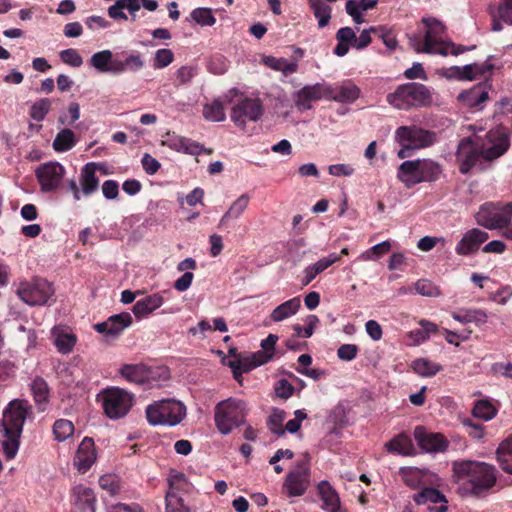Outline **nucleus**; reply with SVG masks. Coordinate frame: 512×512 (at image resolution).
Listing matches in <instances>:
<instances>
[{
  "label": "nucleus",
  "instance_id": "nucleus-7",
  "mask_svg": "<svg viewBox=\"0 0 512 512\" xmlns=\"http://www.w3.org/2000/svg\"><path fill=\"white\" fill-rule=\"evenodd\" d=\"M247 406L245 401L228 398L216 404L214 421L218 431L227 435L245 422Z\"/></svg>",
  "mask_w": 512,
  "mask_h": 512
},
{
  "label": "nucleus",
  "instance_id": "nucleus-44",
  "mask_svg": "<svg viewBox=\"0 0 512 512\" xmlns=\"http://www.w3.org/2000/svg\"><path fill=\"white\" fill-rule=\"evenodd\" d=\"M497 411V408L492 402L487 399H482L475 402L472 414L476 418L489 421L497 415Z\"/></svg>",
  "mask_w": 512,
  "mask_h": 512
},
{
  "label": "nucleus",
  "instance_id": "nucleus-16",
  "mask_svg": "<svg viewBox=\"0 0 512 512\" xmlns=\"http://www.w3.org/2000/svg\"><path fill=\"white\" fill-rule=\"evenodd\" d=\"M327 92V84L316 83L314 85H306L295 93V105L301 111L310 110L313 101H318L322 98L327 99Z\"/></svg>",
  "mask_w": 512,
  "mask_h": 512
},
{
  "label": "nucleus",
  "instance_id": "nucleus-41",
  "mask_svg": "<svg viewBox=\"0 0 512 512\" xmlns=\"http://www.w3.org/2000/svg\"><path fill=\"white\" fill-rule=\"evenodd\" d=\"M411 367L415 373L422 377H432L443 369L440 364L427 358L415 359L412 362Z\"/></svg>",
  "mask_w": 512,
  "mask_h": 512
},
{
  "label": "nucleus",
  "instance_id": "nucleus-52",
  "mask_svg": "<svg viewBox=\"0 0 512 512\" xmlns=\"http://www.w3.org/2000/svg\"><path fill=\"white\" fill-rule=\"evenodd\" d=\"M31 390L37 403H45L48 400L49 388L46 381L36 377L31 383Z\"/></svg>",
  "mask_w": 512,
  "mask_h": 512
},
{
  "label": "nucleus",
  "instance_id": "nucleus-30",
  "mask_svg": "<svg viewBox=\"0 0 512 512\" xmlns=\"http://www.w3.org/2000/svg\"><path fill=\"white\" fill-rule=\"evenodd\" d=\"M115 60L110 50H102L91 56L89 64L100 72L115 74Z\"/></svg>",
  "mask_w": 512,
  "mask_h": 512
},
{
  "label": "nucleus",
  "instance_id": "nucleus-55",
  "mask_svg": "<svg viewBox=\"0 0 512 512\" xmlns=\"http://www.w3.org/2000/svg\"><path fill=\"white\" fill-rule=\"evenodd\" d=\"M391 250V243L389 241H383L379 244L374 245L369 250L361 255L364 260H375L381 256L387 254Z\"/></svg>",
  "mask_w": 512,
  "mask_h": 512
},
{
  "label": "nucleus",
  "instance_id": "nucleus-37",
  "mask_svg": "<svg viewBox=\"0 0 512 512\" xmlns=\"http://www.w3.org/2000/svg\"><path fill=\"white\" fill-rule=\"evenodd\" d=\"M399 474L403 482L410 488L416 489L425 483V476L427 471L416 467H402Z\"/></svg>",
  "mask_w": 512,
  "mask_h": 512
},
{
  "label": "nucleus",
  "instance_id": "nucleus-18",
  "mask_svg": "<svg viewBox=\"0 0 512 512\" xmlns=\"http://www.w3.org/2000/svg\"><path fill=\"white\" fill-rule=\"evenodd\" d=\"M102 168L103 164L96 162H88L81 168L79 184L84 197H89L98 191L100 181L96 173Z\"/></svg>",
  "mask_w": 512,
  "mask_h": 512
},
{
  "label": "nucleus",
  "instance_id": "nucleus-61",
  "mask_svg": "<svg viewBox=\"0 0 512 512\" xmlns=\"http://www.w3.org/2000/svg\"><path fill=\"white\" fill-rule=\"evenodd\" d=\"M359 348L355 344H342L337 350V356L344 361H352L356 358Z\"/></svg>",
  "mask_w": 512,
  "mask_h": 512
},
{
  "label": "nucleus",
  "instance_id": "nucleus-27",
  "mask_svg": "<svg viewBox=\"0 0 512 512\" xmlns=\"http://www.w3.org/2000/svg\"><path fill=\"white\" fill-rule=\"evenodd\" d=\"M492 69V65L473 63L464 67L453 66L450 68L451 76H455L461 80H475L480 76H484Z\"/></svg>",
  "mask_w": 512,
  "mask_h": 512
},
{
  "label": "nucleus",
  "instance_id": "nucleus-48",
  "mask_svg": "<svg viewBox=\"0 0 512 512\" xmlns=\"http://www.w3.org/2000/svg\"><path fill=\"white\" fill-rule=\"evenodd\" d=\"M414 291L425 297H439L442 295L440 288L431 280L419 279L414 283Z\"/></svg>",
  "mask_w": 512,
  "mask_h": 512
},
{
  "label": "nucleus",
  "instance_id": "nucleus-23",
  "mask_svg": "<svg viewBox=\"0 0 512 512\" xmlns=\"http://www.w3.org/2000/svg\"><path fill=\"white\" fill-rule=\"evenodd\" d=\"M488 89L485 84H477L469 90H465L461 92L458 96V100L463 103V105L481 110L483 108V104L488 100Z\"/></svg>",
  "mask_w": 512,
  "mask_h": 512
},
{
  "label": "nucleus",
  "instance_id": "nucleus-62",
  "mask_svg": "<svg viewBox=\"0 0 512 512\" xmlns=\"http://www.w3.org/2000/svg\"><path fill=\"white\" fill-rule=\"evenodd\" d=\"M187 143V138L178 136L176 134H167V139L163 141V145H166L170 149H173L178 152H184L185 145Z\"/></svg>",
  "mask_w": 512,
  "mask_h": 512
},
{
  "label": "nucleus",
  "instance_id": "nucleus-2",
  "mask_svg": "<svg viewBox=\"0 0 512 512\" xmlns=\"http://www.w3.org/2000/svg\"><path fill=\"white\" fill-rule=\"evenodd\" d=\"M454 477L463 481L461 489L477 498L486 496L497 482V470L494 465L485 462L460 460L452 464Z\"/></svg>",
  "mask_w": 512,
  "mask_h": 512
},
{
  "label": "nucleus",
  "instance_id": "nucleus-21",
  "mask_svg": "<svg viewBox=\"0 0 512 512\" xmlns=\"http://www.w3.org/2000/svg\"><path fill=\"white\" fill-rule=\"evenodd\" d=\"M96 461L95 444L92 438L85 437L75 454L74 466L80 473H86Z\"/></svg>",
  "mask_w": 512,
  "mask_h": 512
},
{
  "label": "nucleus",
  "instance_id": "nucleus-29",
  "mask_svg": "<svg viewBox=\"0 0 512 512\" xmlns=\"http://www.w3.org/2000/svg\"><path fill=\"white\" fill-rule=\"evenodd\" d=\"M163 302V297L160 294L155 293L138 300L134 304L132 311L137 318H142L159 308Z\"/></svg>",
  "mask_w": 512,
  "mask_h": 512
},
{
  "label": "nucleus",
  "instance_id": "nucleus-40",
  "mask_svg": "<svg viewBox=\"0 0 512 512\" xmlns=\"http://www.w3.org/2000/svg\"><path fill=\"white\" fill-rule=\"evenodd\" d=\"M124 9L128 11L140 10V0H117L108 8V15L114 20H127L128 17L124 13Z\"/></svg>",
  "mask_w": 512,
  "mask_h": 512
},
{
  "label": "nucleus",
  "instance_id": "nucleus-46",
  "mask_svg": "<svg viewBox=\"0 0 512 512\" xmlns=\"http://www.w3.org/2000/svg\"><path fill=\"white\" fill-rule=\"evenodd\" d=\"M55 334L54 344L57 350L62 354H69L72 352L76 344V336L72 333L60 331Z\"/></svg>",
  "mask_w": 512,
  "mask_h": 512
},
{
  "label": "nucleus",
  "instance_id": "nucleus-11",
  "mask_svg": "<svg viewBox=\"0 0 512 512\" xmlns=\"http://www.w3.org/2000/svg\"><path fill=\"white\" fill-rule=\"evenodd\" d=\"M17 294L28 305H44L54 294V289L46 279L36 278L30 283L21 284Z\"/></svg>",
  "mask_w": 512,
  "mask_h": 512
},
{
  "label": "nucleus",
  "instance_id": "nucleus-60",
  "mask_svg": "<svg viewBox=\"0 0 512 512\" xmlns=\"http://www.w3.org/2000/svg\"><path fill=\"white\" fill-rule=\"evenodd\" d=\"M497 15L502 22L512 26V0H500Z\"/></svg>",
  "mask_w": 512,
  "mask_h": 512
},
{
  "label": "nucleus",
  "instance_id": "nucleus-10",
  "mask_svg": "<svg viewBox=\"0 0 512 512\" xmlns=\"http://www.w3.org/2000/svg\"><path fill=\"white\" fill-rule=\"evenodd\" d=\"M394 139L397 143H404L406 147L418 150L433 146L438 141V135L435 131L410 125L398 127Z\"/></svg>",
  "mask_w": 512,
  "mask_h": 512
},
{
  "label": "nucleus",
  "instance_id": "nucleus-34",
  "mask_svg": "<svg viewBox=\"0 0 512 512\" xmlns=\"http://www.w3.org/2000/svg\"><path fill=\"white\" fill-rule=\"evenodd\" d=\"M263 63L275 70L282 72L284 76H289L298 71V61L295 59L294 61H288L285 58H276L274 56H266L263 59Z\"/></svg>",
  "mask_w": 512,
  "mask_h": 512
},
{
  "label": "nucleus",
  "instance_id": "nucleus-57",
  "mask_svg": "<svg viewBox=\"0 0 512 512\" xmlns=\"http://www.w3.org/2000/svg\"><path fill=\"white\" fill-rule=\"evenodd\" d=\"M319 322L316 315H309L307 317V328H303L300 324H295L293 329L295 331V337L309 338L312 336L314 327Z\"/></svg>",
  "mask_w": 512,
  "mask_h": 512
},
{
  "label": "nucleus",
  "instance_id": "nucleus-39",
  "mask_svg": "<svg viewBox=\"0 0 512 512\" xmlns=\"http://www.w3.org/2000/svg\"><path fill=\"white\" fill-rule=\"evenodd\" d=\"M451 316L454 320L462 323H477L483 324L487 320V315L484 311L478 309H459L457 311H453Z\"/></svg>",
  "mask_w": 512,
  "mask_h": 512
},
{
  "label": "nucleus",
  "instance_id": "nucleus-50",
  "mask_svg": "<svg viewBox=\"0 0 512 512\" xmlns=\"http://www.w3.org/2000/svg\"><path fill=\"white\" fill-rule=\"evenodd\" d=\"M166 512H191L188 505L184 503L181 495L175 494L173 491L166 493Z\"/></svg>",
  "mask_w": 512,
  "mask_h": 512
},
{
  "label": "nucleus",
  "instance_id": "nucleus-20",
  "mask_svg": "<svg viewBox=\"0 0 512 512\" xmlns=\"http://www.w3.org/2000/svg\"><path fill=\"white\" fill-rule=\"evenodd\" d=\"M73 508L71 512H96V496L93 489L77 485L72 490Z\"/></svg>",
  "mask_w": 512,
  "mask_h": 512
},
{
  "label": "nucleus",
  "instance_id": "nucleus-31",
  "mask_svg": "<svg viewBox=\"0 0 512 512\" xmlns=\"http://www.w3.org/2000/svg\"><path fill=\"white\" fill-rule=\"evenodd\" d=\"M301 306L300 297L291 298L279 306H277L270 314V318L274 322L283 321L290 316L295 315Z\"/></svg>",
  "mask_w": 512,
  "mask_h": 512
},
{
  "label": "nucleus",
  "instance_id": "nucleus-59",
  "mask_svg": "<svg viewBox=\"0 0 512 512\" xmlns=\"http://www.w3.org/2000/svg\"><path fill=\"white\" fill-rule=\"evenodd\" d=\"M60 58L63 63L72 67H80L83 59L76 49L69 48L60 52Z\"/></svg>",
  "mask_w": 512,
  "mask_h": 512
},
{
  "label": "nucleus",
  "instance_id": "nucleus-28",
  "mask_svg": "<svg viewBox=\"0 0 512 512\" xmlns=\"http://www.w3.org/2000/svg\"><path fill=\"white\" fill-rule=\"evenodd\" d=\"M250 198L247 194L240 195L229 207L219 221V228L229 226L231 220L238 219L247 209Z\"/></svg>",
  "mask_w": 512,
  "mask_h": 512
},
{
  "label": "nucleus",
  "instance_id": "nucleus-42",
  "mask_svg": "<svg viewBox=\"0 0 512 512\" xmlns=\"http://www.w3.org/2000/svg\"><path fill=\"white\" fill-rule=\"evenodd\" d=\"M413 500L418 505L428 502L432 504L447 503L445 495L436 488H424L414 495Z\"/></svg>",
  "mask_w": 512,
  "mask_h": 512
},
{
  "label": "nucleus",
  "instance_id": "nucleus-47",
  "mask_svg": "<svg viewBox=\"0 0 512 512\" xmlns=\"http://www.w3.org/2000/svg\"><path fill=\"white\" fill-rule=\"evenodd\" d=\"M203 116L205 119L213 122H221L226 118L224 106L221 101L215 100L203 107Z\"/></svg>",
  "mask_w": 512,
  "mask_h": 512
},
{
  "label": "nucleus",
  "instance_id": "nucleus-64",
  "mask_svg": "<svg viewBox=\"0 0 512 512\" xmlns=\"http://www.w3.org/2000/svg\"><path fill=\"white\" fill-rule=\"evenodd\" d=\"M141 163L144 171L148 175H154L155 173L158 172V170L161 167L160 162L148 153L144 154V156L141 159Z\"/></svg>",
  "mask_w": 512,
  "mask_h": 512
},
{
  "label": "nucleus",
  "instance_id": "nucleus-38",
  "mask_svg": "<svg viewBox=\"0 0 512 512\" xmlns=\"http://www.w3.org/2000/svg\"><path fill=\"white\" fill-rule=\"evenodd\" d=\"M76 144L77 139L75 133L69 128H64L55 136L52 147L56 152H67Z\"/></svg>",
  "mask_w": 512,
  "mask_h": 512
},
{
  "label": "nucleus",
  "instance_id": "nucleus-22",
  "mask_svg": "<svg viewBox=\"0 0 512 512\" xmlns=\"http://www.w3.org/2000/svg\"><path fill=\"white\" fill-rule=\"evenodd\" d=\"M488 239V233L478 228L469 230L456 246L458 255H468L479 249L480 245Z\"/></svg>",
  "mask_w": 512,
  "mask_h": 512
},
{
  "label": "nucleus",
  "instance_id": "nucleus-1",
  "mask_svg": "<svg viewBox=\"0 0 512 512\" xmlns=\"http://www.w3.org/2000/svg\"><path fill=\"white\" fill-rule=\"evenodd\" d=\"M485 138L482 143L478 141L479 137L475 140L464 137L459 141L455 157L461 174L467 175L473 168L485 171L488 163L504 155L510 147L509 133L504 126L491 129Z\"/></svg>",
  "mask_w": 512,
  "mask_h": 512
},
{
  "label": "nucleus",
  "instance_id": "nucleus-13",
  "mask_svg": "<svg viewBox=\"0 0 512 512\" xmlns=\"http://www.w3.org/2000/svg\"><path fill=\"white\" fill-rule=\"evenodd\" d=\"M65 173V168L59 162L50 161L38 166L35 170V176L40 185V190L44 193L57 191Z\"/></svg>",
  "mask_w": 512,
  "mask_h": 512
},
{
  "label": "nucleus",
  "instance_id": "nucleus-17",
  "mask_svg": "<svg viewBox=\"0 0 512 512\" xmlns=\"http://www.w3.org/2000/svg\"><path fill=\"white\" fill-rule=\"evenodd\" d=\"M132 324L130 313L123 312L110 316L106 321L94 325V329L107 337H118L127 327Z\"/></svg>",
  "mask_w": 512,
  "mask_h": 512
},
{
  "label": "nucleus",
  "instance_id": "nucleus-54",
  "mask_svg": "<svg viewBox=\"0 0 512 512\" xmlns=\"http://www.w3.org/2000/svg\"><path fill=\"white\" fill-rule=\"evenodd\" d=\"M99 485L111 495H116L121 490V482L115 474H105L99 478Z\"/></svg>",
  "mask_w": 512,
  "mask_h": 512
},
{
  "label": "nucleus",
  "instance_id": "nucleus-33",
  "mask_svg": "<svg viewBox=\"0 0 512 512\" xmlns=\"http://www.w3.org/2000/svg\"><path fill=\"white\" fill-rule=\"evenodd\" d=\"M496 458L502 470L512 475V434L499 444Z\"/></svg>",
  "mask_w": 512,
  "mask_h": 512
},
{
  "label": "nucleus",
  "instance_id": "nucleus-25",
  "mask_svg": "<svg viewBox=\"0 0 512 512\" xmlns=\"http://www.w3.org/2000/svg\"><path fill=\"white\" fill-rule=\"evenodd\" d=\"M120 374L127 381L136 384L148 382L152 376V370L144 364H125L120 369Z\"/></svg>",
  "mask_w": 512,
  "mask_h": 512
},
{
  "label": "nucleus",
  "instance_id": "nucleus-51",
  "mask_svg": "<svg viewBox=\"0 0 512 512\" xmlns=\"http://www.w3.org/2000/svg\"><path fill=\"white\" fill-rule=\"evenodd\" d=\"M51 110V101L48 98H42L36 101L30 108L29 115L32 119L40 122Z\"/></svg>",
  "mask_w": 512,
  "mask_h": 512
},
{
  "label": "nucleus",
  "instance_id": "nucleus-14",
  "mask_svg": "<svg viewBox=\"0 0 512 512\" xmlns=\"http://www.w3.org/2000/svg\"><path fill=\"white\" fill-rule=\"evenodd\" d=\"M422 23L427 29L421 47L417 48V51L437 54V50L441 47V44L447 43L442 40L445 27L439 20L433 17L423 18Z\"/></svg>",
  "mask_w": 512,
  "mask_h": 512
},
{
  "label": "nucleus",
  "instance_id": "nucleus-26",
  "mask_svg": "<svg viewBox=\"0 0 512 512\" xmlns=\"http://www.w3.org/2000/svg\"><path fill=\"white\" fill-rule=\"evenodd\" d=\"M317 491L320 499L323 502L321 508L326 512L334 511V509H336L341 504L337 491L328 481H320L317 485Z\"/></svg>",
  "mask_w": 512,
  "mask_h": 512
},
{
  "label": "nucleus",
  "instance_id": "nucleus-45",
  "mask_svg": "<svg viewBox=\"0 0 512 512\" xmlns=\"http://www.w3.org/2000/svg\"><path fill=\"white\" fill-rule=\"evenodd\" d=\"M286 419V412L284 410L274 408L267 419L268 429L277 436H283L285 430L283 429V422Z\"/></svg>",
  "mask_w": 512,
  "mask_h": 512
},
{
  "label": "nucleus",
  "instance_id": "nucleus-9",
  "mask_svg": "<svg viewBox=\"0 0 512 512\" xmlns=\"http://www.w3.org/2000/svg\"><path fill=\"white\" fill-rule=\"evenodd\" d=\"M512 218V202L485 203L476 214L477 223L488 229H498L507 226Z\"/></svg>",
  "mask_w": 512,
  "mask_h": 512
},
{
  "label": "nucleus",
  "instance_id": "nucleus-56",
  "mask_svg": "<svg viewBox=\"0 0 512 512\" xmlns=\"http://www.w3.org/2000/svg\"><path fill=\"white\" fill-rule=\"evenodd\" d=\"M174 61V53L170 49L162 48L156 51L153 67L162 69L170 65Z\"/></svg>",
  "mask_w": 512,
  "mask_h": 512
},
{
  "label": "nucleus",
  "instance_id": "nucleus-58",
  "mask_svg": "<svg viewBox=\"0 0 512 512\" xmlns=\"http://www.w3.org/2000/svg\"><path fill=\"white\" fill-rule=\"evenodd\" d=\"M475 46H464V45H457L453 42H447L446 44H441V47L438 48L437 54H440L442 56H447L448 54H452L454 56H458L459 54H462L466 51H470L474 49Z\"/></svg>",
  "mask_w": 512,
  "mask_h": 512
},
{
  "label": "nucleus",
  "instance_id": "nucleus-6",
  "mask_svg": "<svg viewBox=\"0 0 512 512\" xmlns=\"http://www.w3.org/2000/svg\"><path fill=\"white\" fill-rule=\"evenodd\" d=\"M146 419L152 426H176L187 415L186 406L174 398L161 399L152 402L145 409Z\"/></svg>",
  "mask_w": 512,
  "mask_h": 512
},
{
  "label": "nucleus",
  "instance_id": "nucleus-12",
  "mask_svg": "<svg viewBox=\"0 0 512 512\" xmlns=\"http://www.w3.org/2000/svg\"><path fill=\"white\" fill-rule=\"evenodd\" d=\"M263 112V105L259 99L244 98L232 107L230 117L238 128L244 130L248 121H258Z\"/></svg>",
  "mask_w": 512,
  "mask_h": 512
},
{
  "label": "nucleus",
  "instance_id": "nucleus-49",
  "mask_svg": "<svg viewBox=\"0 0 512 512\" xmlns=\"http://www.w3.org/2000/svg\"><path fill=\"white\" fill-rule=\"evenodd\" d=\"M74 433V425L70 420L58 419L53 425V434L57 441L62 442L72 436Z\"/></svg>",
  "mask_w": 512,
  "mask_h": 512
},
{
  "label": "nucleus",
  "instance_id": "nucleus-43",
  "mask_svg": "<svg viewBox=\"0 0 512 512\" xmlns=\"http://www.w3.org/2000/svg\"><path fill=\"white\" fill-rule=\"evenodd\" d=\"M320 28L328 25L331 19L332 8L322 0H307Z\"/></svg>",
  "mask_w": 512,
  "mask_h": 512
},
{
  "label": "nucleus",
  "instance_id": "nucleus-4",
  "mask_svg": "<svg viewBox=\"0 0 512 512\" xmlns=\"http://www.w3.org/2000/svg\"><path fill=\"white\" fill-rule=\"evenodd\" d=\"M433 88L418 82L399 85L386 96V101L398 110L429 107L433 103Z\"/></svg>",
  "mask_w": 512,
  "mask_h": 512
},
{
  "label": "nucleus",
  "instance_id": "nucleus-32",
  "mask_svg": "<svg viewBox=\"0 0 512 512\" xmlns=\"http://www.w3.org/2000/svg\"><path fill=\"white\" fill-rule=\"evenodd\" d=\"M145 65L142 56L138 53H131L127 55L123 60H115V75H119L125 72H137L141 70Z\"/></svg>",
  "mask_w": 512,
  "mask_h": 512
},
{
  "label": "nucleus",
  "instance_id": "nucleus-19",
  "mask_svg": "<svg viewBox=\"0 0 512 512\" xmlns=\"http://www.w3.org/2000/svg\"><path fill=\"white\" fill-rule=\"evenodd\" d=\"M414 436L418 445L426 452H442L448 446V442L442 434L427 433L420 426L415 428Z\"/></svg>",
  "mask_w": 512,
  "mask_h": 512
},
{
  "label": "nucleus",
  "instance_id": "nucleus-15",
  "mask_svg": "<svg viewBox=\"0 0 512 512\" xmlns=\"http://www.w3.org/2000/svg\"><path fill=\"white\" fill-rule=\"evenodd\" d=\"M310 469L301 462L297 468L288 473L283 483V490L289 497L302 496L309 485Z\"/></svg>",
  "mask_w": 512,
  "mask_h": 512
},
{
  "label": "nucleus",
  "instance_id": "nucleus-24",
  "mask_svg": "<svg viewBox=\"0 0 512 512\" xmlns=\"http://www.w3.org/2000/svg\"><path fill=\"white\" fill-rule=\"evenodd\" d=\"M359 94L360 89L352 83L334 87L328 85L327 99L341 103H351L359 97Z\"/></svg>",
  "mask_w": 512,
  "mask_h": 512
},
{
  "label": "nucleus",
  "instance_id": "nucleus-35",
  "mask_svg": "<svg viewBox=\"0 0 512 512\" xmlns=\"http://www.w3.org/2000/svg\"><path fill=\"white\" fill-rule=\"evenodd\" d=\"M387 451L401 455H412L414 451L411 438L404 434H398L385 444Z\"/></svg>",
  "mask_w": 512,
  "mask_h": 512
},
{
  "label": "nucleus",
  "instance_id": "nucleus-3",
  "mask_svg": "<svg viewBox=\"0 0 512 512\" xmlns=\"http://www.w3.org/2000/svg\"><path fill=\"white\" fill-rule=\"evenodd\" d=\"M30 409L27 401L14 399L3 411L0 432H3L2 447L7 460H12L18 452L23 425Z\"/></svg>",
  "mask_w": 512,
  "mask_h": 512
},
{
  "label": "nucleus",
  "instance_id": "nucleus-53",
  "mask_svg": "<svg viewBox=\"0 0 512 512\" xmlns=\"http://www.w3.org/2000/svg\"><path fill=\"white\" fill-rule=\"evenodd\" d=\"M191 18L202 26H212L216 22L212 10L209 8L199 7L192 10L190 14Z\"/></svg>",
  "mask_w": 512,
  "mask_h": 512
},
{
  "label": "nucleus",
  "instance_id": "nucleus-5",
  "mask_svg": "<svg viewBox=\"0 0 512 512\" xmlns=\"http://www.w3.org/2000/svg\"><path fill=\"white\" fill-rule=\"evenodd\" d=\"M443 172L442 165L432 159L407 160L397 169V179L406 188L422 182H435Z\"/></svg>",
  "mask_w": 512,
  "mask_h": 512
},
{
  "label": "nucleus",
  "instance_id": "nucleus-36",
  "mask_svg": "<svg viewBox=\"0 0 512 512\" xmlns=\"http://www.w3.org/2000/svg\"><path fill=\"white\" fill-rule=\"evenodd\" d=\"M169 490L175 494H188L193 490V484L187 479L184 473L171 470L168 476Z\"/></svg>",
  "mask_w": 512,
  "mask_h": 512
},
{
  "label": "nucleus",
  "instance_id": "nucleus-63",
  "mask_svg": "<svg viewBox=\"0 0 512 512\" xmlns=\"http://www.w3.org/2000/svg\"><path fill=\"white\" fill-rule=\"evenodd\" d=\"M275 393L279 398L288 399L294 393V387L286 379H280L275 384Z\"/></svg>",
  "mask_w": 512,
  "mask_h": 512
},
{
  "label": "nucleus",
  "instance_id": "nucleus-8",
  "mask_svg": "<svg viewBox=\"0 0 512 512\" xmlns=\"http://www.w3.org/2000/svg\"><path fill=\"white\" fill-rule=\"evenodd\" d=\"M105 415L113 420L128 414L134 403V395L119 387H109L101 392Z\"/></svg>",
  "mask_w": 512,
  "mask_h": 512
}]
</instances>
